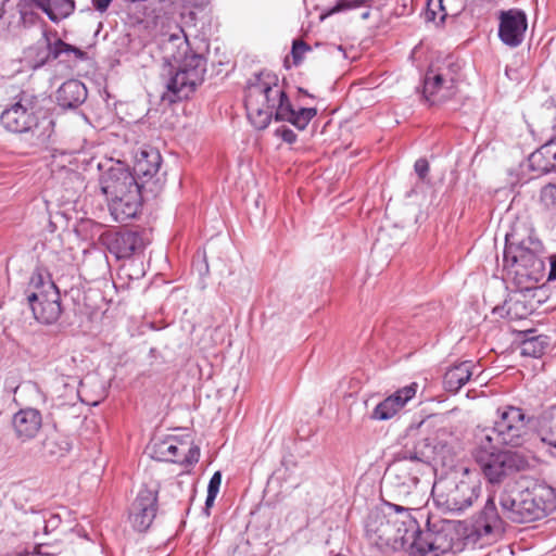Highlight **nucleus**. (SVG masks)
<instances>
[{
	"label": "nucleus",
	"instance_id": "1",
	"mask_svg": "<svg viewBox=\"0 0 556 556\" xmlns=\"http://www.w3.org/2000/svg\"><path fill=\"white\" fill-rule=\"evenodd\" d=\"M244 104L251 124L258 130L268 127L271 119L288 122L304 130L317 115L316 108L295 110L279 78L270 72H261L250 79L245 88Z\"/></svg>",
	"mask_w": 556,
	"mask_h": 556
},
{
	"label": "nucleus",
	"instance_id": "2",
	"mask_svg": "<svg viewBox=\"0 0 556 556\" xmlns=\"http://www.w3.org/2000/svg\"><path fill=\"white\" fill-rule=\"evenodd\" d=\"M163 59L168 65L162 100L176 103L189 99L203 83L206 60L191 50L186 37L170 35L162 42Z\"/></svg>",
	"mask_w": 556,
	"mask_h": 556
},
{
	"label": "nucleus",
	"instance_id": "3",
	"mask_svg": "<svg viewBox=\"0 0 556 556\" xmlns=\"http://www.w3.org/2000/svg\"><path fill=\"white\" fill-rule=\"evenodd\" d=\"M472 456L480 466L485 479L492 483H500L506 477L525 470L529 463L527 457L518 452L504 451L503 447L490 443V446L475 440Z\"/></svg>",
	"mask_w": 556,
	"mask_h": 556
},
{
	"label": "nucleus",
	"instance_id": "4",
	"mask_svg": "<svg viewBox=\"0 0 556 556\" xmlns=\"http://www.w3.org/2000/svg\"><path fill=\"white\" fill-rule=\"evenodd\" d=\"M27 301L35 319L41 324L56 323L63 311L58 287L41 269H36L30 276Z\"/></svg>",
	"mask_w": 556,
	"mask_h": 556
},
{
	"label": "nucleus",
	"instance_id": "5",
	"mask_svg": "<svg viewBox=\"0 0 556 556\" xmlns=\"http://www.w3.org/2000/svg\"><path fill=\"white\" fill-rule=\"evenodd\" d=\"M543 245L531 237L518 243L509 242L506 236L503 253L504 267L514 268L515 274L530 280L540 281L544 277L545 263L541 256Z\"/></svg>",
	"mask_w": 556,
	"mask_h": 556
},
{
	"label": "nucleus",
	"instance_id": "6",
	"mask_svg": "<svg viewBox=\"0 0 556 556\" xmlns=\"http://www.w3.org/2000/svg\"><path fill=\"white\" fill-rule=\"evenodd\" d=\"M481 493L479 483L452 478L434 482L432 497L438 507L450 513H462L472 506Z\"/></svg>",
	"mask_w": 556,
	"mask_h": 556
},
{
	"label": "nucleus",
	"instance_id": "7",
	"mask_svg": "<svg viewBox=\"0 0 556 556\" xmlns=\"http://www.w3.org/2000/svg\"><path fill=\"white\" fill-rule=\"evenodd\" d=\"M455 532L450 521L427 520V529L418 530L410 545L412 554L418 556H440L453 549Z\"/></svg>",
	"mask_w": 556,
	"mask_h": 556
},
{
	"label": "nucleus",
	"instance_id": "8",
	"mask_svg": "<svg viewBox=\"0 0 556 556\" xmlns=\"http://www.w3.org/2000/svg\"><path fill=\"white\" fill-rule=\"evenodd\" d=\"M429 453L422 452L418 441L413 445L405 444L394 456L387 472L394 475L402 485H416L419 476L430 467Z\"/></svg>",
	"mask_w": 556,
	"mask_h": 556
},
{
	"label": "nucleus",
	"instance_id": "9",
	"mask_svg": "<svg viewBox=\"0 0 556 556\" xmlns=\"http://www.w3.org/2000/svg\"><path fill=\"white\" fill-rule=\"evenodd\" d=\"M37 104L38 99L35 94L21 91L15 97V102L1 113L0 123L11 132H28L38 126Z\"/></svg>",
	"mask_w": 556,
	"mask_h": 556
},
{
	"label": "nucleus",
	"instance_id": "10",
	"mask_svg": "<svg viewBox=\"0 0 556 556\" xmlns=\"http://www.w3.org/2000/svg\"><path fill=\"white\" fill-rule=\"evenodd\" d=\"M51 36L56 37L58 33L45 29L42 33L43 41H38L27 49L26 56L31 62L34 68L42 67L50 61L60 59L62 55L70 56L74 54V58L77 60L86 59L87 53L84 50L63 41L61 38L52 41Z\"/></svg>",
	"mask_w": 556,
	"mask_h": 556
},
{
	"label": "nucleus",
	"instance_id": "11",
	"mask_svg": "<svg viewBox=\"0 0 556 556\" xmlns=\"http://www.w3.org/2000/svg\"><path fill=\"white\" fill-rule=\"evenodd\" d=\"M521 514L526 522L540 520L556 509L555 490L545 483H534L521 489Z\"/></svg>",
	"mask_w": 556,
	"mask_h": 556
},
{
	"label": "nucleus",
	"instance_id": "12",
	"mask_svg": "<svg viewBox=\"0 0 556 556\" xmlns=\"http://www.w3.org/2000/svg\"><path fill=\"white\" fill-rule=\"evenodd\" d=\"M528 426L501 425L494 421L492 427L477 428L473 439L490 446V443L500 447H520L528 439Z\"/></svg>",
	"mask_w": 556,
	"mask_h": 556
},
{
	"label": "nucleus",
	"instance_id": "13",
	"mask_svg": "<svg viewBox=\"0 0 556 556\" xmlns=\"http://www.w3.org/2000/svg\"><path fill=\"white\" fill-rule=\"evenodd\" d=\"M99 241L117 260L129 258L146 245L142 233L129 229L105 230Z\"/></svg>",
	"mask_w": 556,
	"mask_h": 556
},
{
	"label": "nucleus",
	"instance_id": "14",
	"mask_svg": "<svg viewBox=\"0 0 556 556\" xmlns=\"http://www.w3.org/2000/svg\"><path fill=\"white\" fill-rule=\"evenodd\" d=\"M498 38L510 48L519 47L528 28V18L525 11L509 9L498 13Z\"/></svg>",
	"mask_w": 556,
	"mask_h": 556
},
{
	"label": "nucleus",
	"instance_id": "15",
	"mask_svg": "<svg viewBox=\"0 0 556 556\" xmlns=\"http://www.w3.org/2000/svg\"><path fill=\"white\" fill-rule=\"evenodd\" d=\"M157 510V490L142 488L131 504L129 519L135 530L143 532L152 525Z\"/></svg>",
	"mask_w": 556,
	"mask_h": 556
},
{
	"label": "nucleus",
	"instance_id": "16",
	"mask_svg": "<svg viewBox=\"0 0 556 556\" xmlns=\"http://www.w3.org/2000/svg\"><path fill=\"white\" fill-rule=\"evenodd\" d=\"M162 165V156L159 150L154 148L142 149L137 155L134 165V176L139 181L140 189H144L147 185L156 186L159 178H155ZM151 192L154 191L150 187Z\"/></svg>",
	"mask_w": 556,
	"mask_h": 556
},
{
	"label": "nucleus",
	"instance_id": "17",
	"mask_svg": "<svg viewBox=\"0 0 556 556\" xmlns=\"http://www.w3.org/2000/svg\"><path fill=\"white\" fill-rule=\"evenodd\" d=\"M100 185L108 199L134 191V188L140 189L141 186L129 170L122 167L110 168L102 175Z\"/></svg>",
	"mask_w": 556,
	"mask_h": 556
},
{
	"label": "nucleus",
	"instance_id": "18",
	"mask_svg": "<svg viewBox=\"0 0 556 556\" xmlns=\"http://www.w3.org/2000/svg\"><path fill=\"white\" fill-rule=\"evenodd\" d=\"M505 530V522L500 516L494 497L489 496L484 506L473 521V531L480 536H498Z\"/></svg>",
	"mask_w": 556,
	"mask_h": 556
},
{
	"label": "nucleus",
	"instance_id": "19",
	"mask_svg": "<svg viewBox=\"0 0 556 556\" xmlns=\"http://www.w3.org/2000/svg\"><path fill=\"white\" fill-rule=\"evenodd\" d=\"M109 208L114 220L118 223L135 218L141 208V189L109 198Z\"/></svg>",
	"mask_w": 556,
	"mask_h": 556
},
{
	"label": "nucleus",
	"instance_id": "20",
	"mask_svg": "<svg viewBox=\"0 0 556 556\" xmlns=\"http://www.w3.org/2000/svg\"><path fill=\"white\" fill-rule=\"evenodd\" d=\"M416 383H412L410 386H406L383 401H381L372 410L371 419L375 420H389L394 415H396L404 405L415 396L416 394Z\"/></svg>",
	"mask_w": 556,
	"mask_h": 556
},
{
	"label": "nucleus",
	"instance_id": "21",
	"mask_svg": "<svg viewBox=\"0 0 556 556\" xmlns=\"http://www.w3.org/2000/svg\"><path fill=\"white\" fill-rule=\"evenodd\" d=\"M12 426L15 435L25 442L34 439L42 426L41 413L36 408H23L13 415Z\"/></svg>",
	"mask_w": 556,
	"mask_h": 556
},
{
	"label": "nucleus",
	"instance_id": "22",
	"mask_svg": "<svg viewBox=\"0 0 556 556\" xmlns=\"http://www.w3.org/2000/svg\"><path fill=\"white\" fill-rule=\"evenodd\" d=\"M437 74L428 68L424 77L422 99L429 105L441 104L450 100L456 93V87L443 83V79L437 81Z\"/></svg>",
	"mask_w": 556,
	"mask_h": 556
},
{
	"label": "nucleus",
	"instance_id": "23",
	"mask_svg": "<svg viewBox=\"0 0 556 556\" xmlns=\"http://www.w3.org/2000/svg\"><path fill=\"white\" fill-rule=\"evenodd\" d=\"M521 488L516 483H508L500 493L498 502L505 518L516 523H526V517L521 514Z\"/></svg>",
	"mask_w": 556,
	"mask_h": 556
},
{
	"label": "nucleus",
	"instance_id": "24",
	"mask_svg": "<svg viewBox=\"0 0 556 556\" xmlns=\"http://www.w3.org/2000/svg\"><path fill=\"white\" fill-rule=\"evenodd\" d=\"M86 86L78 79L64 81L56 90V102L63 109H76L87 99Z\"/></svg>",
	"mask_w": 556,
	"mask_h": 556
},
{
	"label": "nucleus",
	"instance_id": "25",
	"mask_svg": "<svg viewBox=\"0 0 556 556\" xmlns=\"http://www.w3.org/2000/svg\"><path fill=\"white\" fill-rule=\"evenodd\" d=\"M479 367L471 361L460 362L451 368L444 375V388L448 392H458L476 374Z\"/></svg>",
	"mask_w": 556,
	"mask_h": 556
},
{
	"label": "nucleus",
	"instance_id": "26",
	"mask_svg": "<svg viewBox=\"0 0 556 556\" xmlns=\"http://www.w3.org/2000/svg\"><path fill=\"white\" fill-rule=\"evenodd\" d=\"M422 452L429 453L430 467H454L459 445H430L427 441H418Z\"/></svg>",
	"mask_w": 556,
	"mask_h": 556
},
{
	"label": "nucleus",
	"instance_id": "27",
	"mask_svg": "<svg viewBox=\"0 0 556 556\" xmlns=\"http://www.w3.org/2000/svg\"><path fill=\"white\" fill-rule=\"evenodd\" d=\"M549 140L530 154L528 159L529 168L536 175H543L556 172V165L553 164L554 155Z\"/></svg>",
	"mask_w": 556,
	"mask_h": 556
},
{
	"label": "nucleus",
	"instance_id": "28",
	"mask_svg": "<svg viewBox=\"0 0 556 556\" xmlns=\"http://www.w3.org/2000/svg\"><path fill=\"white\" fill-rule=\"evenodd\" d=\"M539 435L548 445V453L556 457V405L551 406L541 417Z\"/></svg>",
	"mask_w": 556,
	"mask_h": 556
},
{
	"label": "nucleus",
	"instance_id": "29",
	"mask_svg": "<svg viewBox=\"0 0 556 556\" xmlns=\"http://www.w3.org/2000/svg\"><path fill=\"white\" fill-rule=\"evenodd\" d=\"M429 68L437 74V81L443 79V83L456 87L462 66L453 55L438 60Z\"/></svg>",
	"mask_w": 556,
	"mask_h": 556
},
{
	"label": "nucleus",
	"instance_id": "30",
	"mask_svg": "<svg viewBox=\"0 0 556 556\" xmlns=\"http://www.w3.org/2000/svg\"><path fill=\"white\" fill-rule=\"evenodd\" d=\"M152 457L160 462L178 463L179 441L175 437L153 442L151 446Z\"/></svg>",
	"mask_w": 556,
	"mask_h": 556
},
{
	"label": "nucleus",
	"instance_id": "31",
	"mask_svg": "<svg viewBox=\"0 0 556 556\" xmlns=\"http://www.w3.org/2000/svg\"><path fill=\"white\" fill-rule=\"evenodd\" d=\"M496 419L494 421L501 425L528 426L530 418L527 417L521 407L513 405H502L496 409Z\"/></svg>",
	"mask_w": 556,
	"mask_h": 556
},
{
	"label": "nucleus",
	"instance_id": "32",
	"mask_svg": "<svg viewBox=\"0 0 556 556\" xmlns=\"http://www.w3.org/2000/svg\"><path fill=\"white\" fill-rule=\"evenodd\" d=\"M547 346L546 336H531L521 341L520 353L522 356L539 358L545 353Z\"/></svg>",
	"mask_w": 556,
	"mask_h": 556
},
{
	"label": "nucleus",
	"instance_id": "33",
	"mask_svg": "<svg viewBox=\"0 0 556 556\" xmlns=\"http://www.w3.org/2000/svg\"><path fill=\"white\" fill-rule=\"evenodd\" d=\"M427 441L430 445H459V440L451 427L442 426L435 428L431 437L421 439Z\"/></svg>",
	"mask_w": 556,
	"mask_h": 556
},
{
	"label": "nucleus",
	"instance_id": "34",
	"mask_svg": "<svg viewBox=\"0 0 556 556\" xmlns=\"http://www.w3.org/2000/svg\"><path fill=\"white\" fill-rule=\"evenodd\" d=\"M51 14L47 15L52 23H59L71 16L76 8L74 0H50Z\"/></svg>",
	"mask_w": 556,
	"mask_h": 556
},
{
	"label": "nucleus",
	"instance_id": "35",
	"mask_svg": "<svg viewBox=\"0 0 556 556\" xmlns=\"http://www.w3.org/2000/svg\"><path fill=\"white\" fill-rule=\"evenodd\" d=\"M16 9L20 14L18 24L23 28H30L39 22L45 23L41 16L31 9V5L27 0H20L16 4Z\"/></svg>",
	"mask_w": 556,
	"mask_h": 556
},
{
	"label": "nucleus",
	"instance_id": "36",
	"mask_svg": "<svg viewBox=\"0 0 556 556\" xmlns=\"http://www.w3.org/2000/svg\"><path fill=\"white\" fill-rule=\"evenodd\" d=\"M71 450V445L66 441L59 442L56 435H49L42 442V451L45 455L49 456H63Z\"/></svg>",
	"mask_w": 556,
	"mask_h": 556
},
{
	"label": "nucleus",
	"instance_id": "37",
	"mask_svg": "<svg viewBox=\"0 0 556 556\" xmlns=\"http://www.w3.org/2000/svg\"><path fill=\"white\" fill-rule=\"evenodd\" d=\"M441 11L440 20L443 22L447 16H458L466 8L467 0H438Z\"/></svg>",
	"mask_w": 556,
	"mask_h": 556
},
{
	"label": "nucleus",
	"instance_id": "38",
	"mask_svg": "<svg viewBox=\"0 0 556 556\" xmlns=\"http://www.w3.org/2000/svg\"><path fill=\"white\" fill-rule=\"evenodd\" d=\"M374 2L375 0H340V2L334 4L330 13H339L358 8H370Z\"/></svg>",
	"mask_w": 556,
	"mask_h": 556
},
{
	"label": "nucleus",
	"instance_id": "39",
	"mask_svg": "<svg viewBox=\"0 0 556 556\" xmlns=\"http://www.w3.org/2000/svg\"><path fill=\"white\" fill-rule=\"evenodd\" d=\"M307 51H311V47L305 41L300 39L294 40L291 49L293 64L299 65Z\"/></svg>",
	"mask_w": 556,
	"mask_h": 556
},
{
	"label": "nucleus",
	"instance_id": "40",
	"mask_svg": "<svg viewBox=\"0 0 556 556\" xmlns=\"http://www.w3.org/2000/svg\"><path fill=\"white\" fill-rule=\"evenodd\" d=\"M200 458V448L197 445H191L188 448L187 454L182 459H179L178 464L185 465V466H192L199 462Z\"/></svg>",
	"mask_w": 556,
	"mask_h": 556
},
{
	"label": "nucleus",
	"instance_id": "41",
	"mask_svg": "<svg viewBox=\"0 0 556 556\" xmlns=\"http://www.w3.org/2000/svg\"><path fill=\"white\" fill-rule=\"evenodd\" d=\"M275 136L280 137L286 143L292 144L296 141V134L287 126H281L275 130Z\"/></svg>",
	"mask_w": 556,
	"mask_h": 556
},
{
	"label": "nucleus",
	"instance_id": "42",
	"mask_svg": "<svg viewBox=\"0 0 556 556\" xmlns=\"http://www.w3.org/2000/svg\"><path fill=\"white\" fill-rule=\"evenodd\" d=\"M316 2L315 8L318 10H321L323 14L321 17L332 15L333 13H330L334 4L337 2H340V0H314Z\"/></svg>",
	"mask_w": 556,
	"mask_h": 556
},
{
	"label": "nucleus",
	"instance_id": "43",
	"mask_svg": "<svg viewBox=\"0 0 556 556\" xmlns=\"http://www.w3.org/2000/svg\"><path fill=\"white\" fill-rule=\"evenodd\" d=\"M414 169L421 180H425L429 173V163L426 159L420 157L415 162Z\"/></svg>",
	"mask_w": 556,
	"mask_h": 556
},
{
	"label": "nucleus",
	"instance_id": "44",
	"mask_svg": "<svg viewBox=\"0 0 556 556\" xmlns=\"http://www.w3.org/2000/svg\"><path fill=\"white\" fill-rule=\"evenodd\" d=\"M542 198L549 204L556 205V185L548 184L542 189Z\"/></svg>",
	"mask_w": 556,
	"mask_h": 556
},
{
	"label": "nucleus",
	"instance_id": "45",
	"mask_svg": "<svg viewBox=\"0 0 556 556\" xmlns=\"http://www.w3.org/2000/svg\"><path fill=\"white\" fill-rule=\"evenodd\" d=\"M220 483H222V473H220V471H216L213 473V476L211 477V479L208 481L207 493H214L217 495L219 492Z\"/></svg>",
	"mask_w": 556,
	"mask_h": 556
},
{
	"label": "nucleus",
	"instance_id": "46",
	"mask_svg": "<svg viewBox=\"0 0 556 556\" xmlns=\"http://www.w3.org/2000/svg\"><path fill=\"white\" fill-rule=\"evenodd\" d=\"M61 523V518L56 514H51L48 519L45 520V532L49 533L59 528Z\"/></svg>",
	"mask_w": 556,
	"mask_h": 556
},
{
	"label": "nucleus",
	"instance_id": "47",
	"mask_svg": "<svg viewBox=\"0 0 556 556\" xmlns=\"http://www.w3.org/2000/svg\"><path fill=\"white\" fill-rule=\"evenodd\" d=\"M35 554L39 556H54L58 554V551L55 547L42 543L35 546Z\"/></svg>",
	"mask_w": 556,
	"mask_h": 556
},
{
	"label": "nucleus",
	"instance_id": "48",
	"mask_svg": "<svg viewBox=\"0 0 556 556\" xmlns=\"http://www.w3.org/2000/svg\"><path fill=\"white\" fill-rule=\"evenodd\" d=\"M30 5H35L37 9L41 10L46 15L51 14V3L50 0H27Z\"/></svg>",
	"mask_w": 556,
	"mask_h": 556
},
{
	"label": "nucleus",
	"instance_id": "49",
	"mask_svg": "<svg viewBox=\"0 0 556 556\" xmlns=\"http://www.w3.org/2000/svg\"><path fill=\"white\" fill-rule=\"evenodd\" d=\"M113 0H91L92 7L99 13H104Z\"/></svg>",
	"mask_w": 556,
	"mask_h": 556
},
{
	"label": "nucleus",
	"instance_id": "50",
	"mask_svg": "<svg viewBox=\"0 0 556 556\" xmlns=\"http://www.w3.org/2000/svg\"><path fill=\"white\" fill-rule=\"evenodd\" d=\"M549 271L547 274V280L554 281L556 280V255L549 257Z\"/></svg>",
	"mask_w": 556,
	"mask_h": 556
},
{
	"label": "nucleus",
	"instance_id": "51",
	"mask_svg": "<svg viewBox=\"0 0 556 556\" xmlns=\"http://www.w3.org/2000/svg\"><path fill=\"white\" fill-rule=\"evenodd\" d=\"M216 494L214 493H207L206 495V500H205V508L208 509L210 507L213 506L214 502H215V498H216Z\"/></svg>",
	"mask_w": 556,
	"mask_h": 556
},
{
	"label": "nucleus",
	"instance_id": "52",
	"mask_svg": "<svg viewBox=\"0 0 556 556\" xmlns=\"http://www.w3.org/2000/svg\"><path fill=\"white\" fill-rule=\"evenodd\" d=\"M369 16H370V8H366V10L362 12L361 17L363 20H367V18H369Z\"/></svg>",
	"mask_w": 556,
	"mask_h": 556
},
{
	"label": "nucleus",
	"instance_id": "53",
	"mask_svg": "<svg viewBox=\"0 0 556 556\" xmlns=\"http://www.w3.org/2000/svg\"><path fill=\"white\" fill-rule=\"evenodd\" d=\"M8 1H9V0H3L2 5L0 7V20H1V18L4 16V14H5V8H4V5H5V3H7Z\"/></svg>",
	"mask_w": 556,
	"mask_h": 556
},
{
	"label": "nucleus",
	"instance_id": "54",
	"mask_svg": "<svg viewBox=\"0 0 556 556\" xmlns=\"http://www.w3.org/2000/svg\"><path fill=\"white\" fill-rule=\"evenodd\" d=\"M392 507H393V508H394V510H395V511H397V513L405 510V508H404V507L399 506V505H395V504H393V505H392Z\"/></svg>",
	"mask_w": 556,
	"mask_h": 556
},
{
	"label": "nucleus",
	"instance_id": "55",
	"mask_svg": "<svg viewBox=\"0 0 556 556\" xmlns=\"http://www.w3.org/2000/svg\"><path fill=\"white\" fill-rule=\"evenodd\" d=\"M298 90H299V92H301V93H303V94H305V96H307V97H313L312 94H309V93L307 92V90H305V89H303V88H299Z\"/></svg>",
	"mask_w": 556,
	"mask_h": 556
},
{
	"label": "nucleus",
	"instance_id": "56",
	"mask_svg": "<svg viewBox=\"0 0 556 556\" xmlns=\"http://www.w3.org/2000/svg\"><path fill=\"white\" fill-rule=\"evenodd\" d=\"M426 422H427L426 420L420 421V422L418 424L417 428H421L424 425H426Z\"/></svg>",
	"mask_w": 556,
	"mask_h": 556
}]
</instances>
